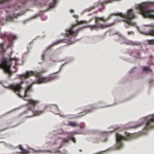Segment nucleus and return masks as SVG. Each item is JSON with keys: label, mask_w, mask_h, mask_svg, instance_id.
<instances>
[{"label": "nucleus", "mask_w": 154, "mask_h": 154, "mask_svg": "<svg viewBox=\"0 0 154 154\" xmlns=\"http://www.w3.org/2000/svg\"><path fill=\"white\" fill-rule=\"evenodd\" d=\"M116 16L120 17L121 18L118 20L119 21H124L125 23V26L126 28H128L131 25L136 27L138 31L141 34L146 35H150L154 36V25L153 26V29L149 32H143L134 22L133 20L136 18L135 13L133 9H129L127 10L126 12L125 13L119 12L117 13H112L109 14V16L106 17H96V24L93 26H88L87 25L83 26V27H89L91 29L97 30L99 29L103 28L106 26V25L103 22H105L108 19H109L112 16ZM149 43L151 45H154V40L148 41Z\"/></svg>", "instance_id": "obj_1"}, {"label": "nucleus", "mask_w": 154, "mask_h": 154, "mask_svg": "<svg viewBox=\"0 0 154 154\" xmlns=\"http://www.w3.org/2000/svg\"><path fill=\"white\" fill-rule=\"evenodd\" d=\"M135 8L144 17L154 19V1L137 4Z\"/></svg>", "instance_id": "obj_2"}, {"label": "nucleus", "mask_w": 154, "mask_h": 154, "mask_svg": "<svg viewBox=\"0 0 154 154\" xmlns=\"http://www.w3.org/2000/svg\"><path fill=\"white\" fill-rule=\"evenodd\" d=\"M32 75H35L36 80L34 81L33 84H40L45 83L52 80L56 77V75L55 74H51L47 77L43 76L41 73L36 72L32 71H27L25 73L22 75H18L19 78L23 80L24 79L27 78L29 76Z\"/></svg>", "instance_id": "obj_3"}, {"label": "nucleus", "mask_w": 154, "mask_h": 154, "mask_svg": "<svg viewBox=\"0 0 154 154\" xmlns=\"http://www.w3.org/2000/svg\"><path fill=\"white\" fill-rule=\"evenodd\" d=\"M22 83L10 85L8 88L13 90L19 97L25 99L24 97L27 96L28 92L31 90V87L29 86L23 88L22 85Z\"/></svg>", "instance_id": "obj_4"}, {"label": "nucleus", "mask_w": 154, "mask_h": 154, "mask_svg": "<svg viewBox=\"0 0 154 154\" xmlns=\"http://www.w3.org/2000/svg\"><path fill=\"white\" fill-rule=\"evenodd\" d=\"M139 135V134L138 133L134 134L127 133L125 136H123L119 134H117L116 135V147L117 148L119 149L123 146V142L124 140L137 137Z\"/></svg>", "instance_id": "obj_5"}, {"label": "nucleus", "mask_w": 154, "mask_h": 154, "mask_svg": "<svg viewBox=\"0 0 154 154\" xmlns=\"http://www.w3.org/2000/svg\"><path fill=\"white\" fill-rule=\"evenodd\" d=\"M143 123H144L145 128L146 129L154 127V114L143 118L138 123L136 124V125L134 126V127H135L139 126Z\"/></svg>", "instance_id": "obj_6"}, {"label": "nucleus", "mask_w": 154, "mask_h": 154, "mask_svg": "<svg viewBox=\"0 0 154 154\" xmlns=\"http://www.w3.org/2000/svg\"><path fill=\"white\" fill-rule=\"evenodd\" d=\"M9 63V60L8 58L3 57L0 63V68L3 69L5 73L11 75L12 72Z\"/></svg>", "instance_id": "obj_7"}, {"label": "nucleus", "mask_w": 154, "mask_h": 154, "mask_svg": "<svg viewBox=\"0 0 154 154\" xmlns=\"http://www.w3.org/2000/svg\"><path fill=\"white\" fill-rule=\"evenodd\" d=\"M76 24H73L71 28L67 29L66 31V35L67 37L70 38L75 35L79 29L77 28Z\"/></svg>", "instance_id": "obj_8"}, {"label": "nucleus", "mask_w": 154, "mask_h": 154, "mask_svg": "<svg viewBox=\"0 0 154 154\" xmlns=\"http://www.w3.org/2000/svg\"><path fill=\"white\" fill-rule=\"evenodd\" d=\"M28 101H29V104L28 105V107L30 110L33 111L35 116H37L39 115L44 112V111L43 110L39 111L32 110V108L34 107L37 103V100L33 99H29L28 100Z\"/></svg>", "instance_id": "obj_9"}, {"label": "nucleus", "mask_w": 154, "mask_h": 154, "mask_svg": "<svg viewBox=\"0 0 154 154\" xmlns=\"http://www.w3.org/2000/svg\"><path fill=\"white\" fill-rule=\"evenodd\" d=\"M74 132H71L68 133V138H65L64 139L63 141V144H64L65 143H68L69 141V139H70L72 141L74 142H75L76 140L75 138L73 137V134Z\"/></svg>", "instance_id": "obj_10"}, {"label": "nucleus", "mask_w": 154, "mask_h": 154, "mask_svg": "<svg viewBox=\"0 0 154 154\" xmlns=\"http://www.w3.org/2000/svg\"><path fill=\"white\" fill-rule=\"evenodd\" d=\"M64 41V42L66 43L68 45H70L75 42V41H72L71 39H65L63 40H58L53 43V45H55L58 44V43Z\"/></svg>", "instance_id": "obj_11"}, {"label": "nucleus", "mask_w": 154, "mask_h": 154, "mask_svg": "<svg viewBox=\"0 0 154 154\" xmlns=\"http://www.w3.org/2000/svg\"><path fill=\"white\" fill-rule=\"evenodd\" d=\"M116 36L119 37V40L122 42H124L129 44H133L134 43L132 41L125 39L124 37L120 34L116 35Z\"/></svg>", "instance_id": "obj_12"}, {"label": "nucleus", "mask_w": 154, "mask_h": 154, "mask_svg": "<svg viewBox=\"0 0 154 154\" xmlns=\"http://www.w3.org/2000/svg\"><path fill=\"white\" fill-rule=\"evenodd\" d=\"M7 37L8 38L9 42V45L7 46V47L8 48L10 46L11 43H12L13 39H16V37L14 35L10 34L7 35Z\"/></svg>", "instance_id": "obj_13"}, {"label": "nucleus", "mask_w": 154, "mask_h": 154, "mask_svg": "<svg viewBox=\"0 0 154 154\" xmlns=\"http://www.w3.org/2000/svg\"><path fill=\"white\" fill-rule=\"evenodd\" d=\"M53 2L51 3L49 5V8H48V10H50L51 9H52L53 8H54L57 3V0H53Z\"/></svg>", "instance_id": "obj_14"}, {"label": "nucleus", "mask_w": 154, "mask_h": 154, "mask_svg": "<svg viewBox=\"0 0 154 154\" xmlns=\"http://www.w3.org/2000/svg\"><path fill=\"white\" fill-rule=\"evenodd\" d=\"M19 147L20 150H21V153L23 154H26L29 153V151L23 148L22 146H19Z\"/></svg>", "instance_id": "obj_15"}, {"label": "nucleus", "mask_w": 154, "mask_h": 154, "mask_svg": "<svg viewBox=\"0 0 154 154\" xmlns=\"http://www.w3.org/2000/svg\"><path fill=\"white\" fill-rule=\"evenodd\" d=\"M5 43H1L0 45V48L1 49V51L2 53H3L5 52V48L3 47L4 45L5 44Z\"/></svg>", "instance_id": "obj_16"}, {"label": "nucleus", "mask_w": 154, "mask_h": 154, "mask_svg": "<svg viewBox=\"0 0 154 154\" xmlns=\"http://www.w3.org/2000/svg\"><path fill=\"white\" fill-rule=\"evenodd\" d=\"M143 70L144 71L146 72H149L151 71L150 69L148 67L144 66L143 67Z\"/></svg>", "instance_id": "obj_17"}, {"label": "nucleus", "mask_w": 154, "mask_h": 154, "mask_svg": "<svg viewBox=\"0 0 154 154\" xmlns=\"http://www.w3.org/2000/svg\"><path fill=\"white\" fill-rule=\"evenodd\" d=\"M69 125L74 127L77 125V124L75 122H70L69 123Z\"/></svg>", "instance_id": "obj_18"}, {"label": "nucleus", "mask_w": 154, "mask_h": 154, "mask_svg": "<svg viewBox=\"0 0 154 154\" xmlns=\"http://www.w3.org/2000/svg\"><path fill=\"white\" fill-rule=\"evenodd\" d=\"M77 23L78 24H85L86 23V21H82V20H80V21H77Z\"/></svg>", "instance_id": "obj_19"}, {"label": "nucleus", "mask_w": 154, "mask_h": 154, "mask_svg": "<svg viewBox=\"0 0 154 154\" xmlns=\"http://www.w3.org/2000/svg\"><path fill=\"white\" fill-rule=\"evenodd\" d=\"M151 26L152 25H142L141 26V29H143L145 28V27H149V26Z\"/></svg>", "instance_id": "obj_20"}, {"label": "nucleus", "mask_w": 154, "mask_h": 154, "mask_svg": "<svg viewBox=\"0 0 154 154\" xmlns=\"http://www.w3.org/2000/svg\"><path fill=\"white\" fill-rule=\"evenodd\" d=\"M33 151L35 153L40 152L42 151L40 150H35V149H33Z\"/></svg>", "instance_id": "obj_21"}, {"label": "nucleus", "mask_w": 154, "mask_h": 154, "mask_svg": "<svg viewBox=\"0 0 154 154\" xmlns=\"http://www.w3.org/2000/svg\"><path fill=\"white\" fill-rule=\"evenodd\" d=\"M9 60H10L11 61L13 60L17 61L18 60L17 59L16 57H14L13 58H10Z\"/></svg>", "instance_id": "obj_22"}, {"label": "nucleus", "mask_w": 154, "mask_h": 154, "mask_svg": "<svg viewBox=\"0 0 154 154\" xmlns=\"http://www.w3.org/2000/svg\"><path fill=\"white\" fill-rule=\"evenodd\" d=\"M136 69V67H134L132 68L129 71V73H131L134 72V70Z\"/></svg>", "instance_id": "obj_23"}, {"label": "nucleus", "mask_w": 154, "mask_h": 154, "mask_svg": "<svg viewBox=\"0 0 154 154\" xmlns=\"http://www.w3.org/2000/svg\"><path fill=\"white\" fill-rule=\"evenodd\" d=\"M128 35H132L134 34V32L132 31L128 32Z\"/></svg>", "instance_id": "obj_24"}, {"label": "nucleus", "mask_w": 154, "mask_h": 154, "mask_svg": "<svg viewBox=\"0 0 154 154\" xmlns=\"http://www.w3.org/2000/svg\"><path fill=\"white\" fill-rule=\"evenodd\" d=\"M94 8V7H91V8H89L87 9L86 10H88V11H89V10H91V9H93Z\"/></svg>", "instance_id": "obj_25"}, {"label": "nucleus", "mask_w": 154, "mask_h": 154, "mask_svg": "<svg viewBox=\"0 0 154 154\" xmlns=\"http://www.w3.org/2000/svg\"><path fill=\"white\" fill-rule=\"evenodd\" d=\"M73 16H74V17L75 18H77L78 17V15H73Z\"/></svg>", "instance_id": "obj_26"}, {"label": "nucleus", "mask_w": 154, "mask_h": 154, "mask_svg": "<svg viewBox=\"0 0 154 154\" xmlns=\"http://www.w3.org/2000/svg\"><path fill=\"white\" fill-rule=\"evenodd\" d=\"M100 4L101 5L103 6L104 4V2H102Z\"/></svg>", "instance_id": "obj_27"}, {"label": "nucleus", "mask_w": 154, "mask_h": 154, "mask_svg": "<svg viewBox=\"0 0 154 154\" xmlns=\"http://www.w3.org/2000/svg\"><path fill=\"white\" fill-rule=\"evenodd\" d=\"M74 11L73 9H71L70 10V11L72 13Z\"/></svg>", "instance_id": "obj_28"}, {"label": "nucleus", "mask_w": 154, "mask_h": 154, "mask_svg": "<svg viewBox=\"0 0 154 154\" xmlns=\"http://www.w3.org/2000/svg\"><path fill=\"white\" fill-rule=\"evenodd\" d=\"M0 36H1L2 38H4V35H2L0 33Z\"/></svg>", "instance_id": "obj_29"}, {"label": "nucleus", "mask_w": 154, "mask_h": 154, "mask_svg": "<svg viewBox=\"0 0 154 154\" xmlns=\"http://www.w3.org/2000/svg\"><path fill=\"white\" fill-rule=\"evenodd\" d=\"M44 56H45L44 54H43L42 55V58L43 59H44Z\"/></svg>", "instance_id": "obj_30"}, {"label": "nucleus", "mask_w": 154, "mask_h": 154, "mask_svg": "<svg viewBox=\"0 0 154 154\" xmlns=\"http://www.w3.org/2000/svg\"><path fill=\"white\" fill-rule=\"evenodd\" d=\"M109 2H112V0H109V1H108Z\"/></svg>", "instance_id": "obj_31"}, {"label": "nucleus", "mask_w": 154, "mask_h": 154, "mask_svg": "<svg viewBox=\"0 0 154 154\" xmlns=\"http://www.w3.org/2000/svg\"><path fill=\"white\" fill-rule=\"evenodd\" d=\"M25 12H23V13H21V14H25Z\"/></svg>", "instance_id": "obj_32"}, {"label": "nucleus", "mask_w": 154, "mask_h": 154, "mask_svg": "<svg viewBox=\"0 0 154 154\" xmlns=\"http://www.w3.org/2000/svg\"><path fill=\"white\" fill-rule=\"evenodd\" d=\"M103 8H102L101 9L100 8V9H99V10H100V11H101L102 9Z\"/></svg>", "instance_id": "obj_33"}, {"label": "nucleus", "mask_w": 154, "mask_h": 154, "mask_svg": "<svg viewBox=\"0 0 154 154\" xmlns=\"http://www.w3.org/2000/svg\"><path fill=\"white\" fill-rule=\"evenodd\" d=\"M20 15V14H18V15Z\"/></svg>", "instance_id": "obj_34"}]
</instances>
